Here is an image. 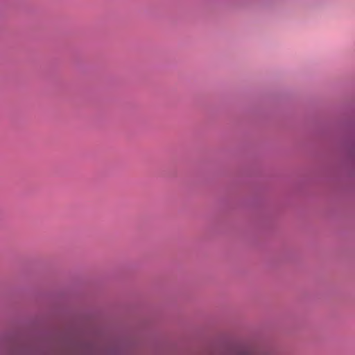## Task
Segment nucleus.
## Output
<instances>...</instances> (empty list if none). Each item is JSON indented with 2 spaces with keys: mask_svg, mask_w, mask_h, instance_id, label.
I'll return each mask as SVG.
<instances>
[{
  "mask_svg": "<svg viewBox=\"0 0 355 355\" xmlns=\"http://www.w3.org/2000/svg\"><path fill=\"white\" fill-rule=\"evenodd\" d=\"M112 354H113L114 353V347H112Z\"/></svg>",
  "mask_w": 355,
  "mask_h": 355,
  "instance_id": "nucleus-1",
  "label": "nucleus"
}]
</instances>
